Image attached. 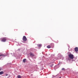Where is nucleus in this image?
<instances>
[{"mask_svg":"<svg viewBox=\"0 0 78 78\" xmlns=\"http://www.w3.org/2000/svg\"><path fill=\"white\" fill-rule=\"evenodd\" d=\"M68 56L70 59H73V58H74V55L72 54H70L69 55H68Z\"/></svg>","mask_w":78,"mask_h":78,"instance_id":"f257e3e1","label":"nucleus"},{"mask_svg":"<svg viewBox=\"0 0 78 78\" xmlns=\"http://www.w3.org/2000/svg\"><path fill=\"white\" fill-rule=\"evenodd\" d=\"M6 40H7V38H6V37H5L2 38L1 41H2V42H5L6 41Z\"/></svg>","mask_w":78,"mask_h":78,"instance_id":"f03ea898","label":"nucleus"},{"mask_svg":"<svg viewBox=\"0 0 78 78\" xmlns=\"http://www.w3.org/2000/svg\"><path fill=\"white\" fill-rule=\"evenodd\" d=\"M23 41H27V38L25 36H23Z\"/></svg>","mask_w":78,"mask_h":78,"instance_id":"7ed1b4c3","label":"nucleus"},{"mask_svg":"<svg viewBox=\"0 0 78 78\" xmlns=\"http://www.w3.org/2000/svg\"><path fill=\"white\" fill-rule=\"evenodd\" d=\"M30 57H33L34 56V55L33 53H32V52H30Z\"/></svg>","mask_w":78,"mask_h":78,"instance_id":"20e7f679","label":"nucleus"},{"mask_svg":"<svg viewBox=\"0 0 78 78\" xmlns=\"http://www.w3.org/2000/svg\"><path fill=\"white\" fill-rule=\"evenodd\" d=\"M75 51H76V52H77V51H78V47H76L75 48Z\"/></svg>","mask_w":78,"mask_h":78,"instance_id":"39448f33","label":"nucleus"},{"mask_svg":"<svg viewBox=\"0 0 78 78\" xmlns=\"http://www.w3.org/2000/svg\"><path fill=\"white\" fill-rule=\"evenodd\" d=\"M3 73H4V72L3 71L0 72V75H3Z\"/></svg>","mask_w":78,"mask_h":78,"instance_id":"423d86ee","label":"nucleus"},{"mask_svg":"<svg viewBox=\"0 0 78 78\" xmlns=\"http://www.w3.org/2000/svg\"><path fill=\"white\" fill-rule=\"evenodd\" d=\"M37 46H38V47H41L42 46V44H38L37 45Z\"/></svg>","mask_w":78,"mask_h":78,"instance_id":"0eeeda50","label":"nucleus"},{"mask_svg":"<svg viewBox=\"0 0 78 78\" xmlns=\"http://www.w3.org/2000/svg\"><path fill=\"white\" fill-rule=\"evenodd\" d=\"M5 56V55H4L2 54H0V56Z\"/></svg>","mask_w":78,"mask_h":78,"instance_id":"6e6552de","label":"nucleus"},{"mask_svg":"<svg viewBox=\"0 0 78 78\" xmlns=\"http://www.w3.org/2000/svg\"><path fill=\"white\" fill-rule=\"evenodd\" d=\"M17 77L18 78H22V77L20 75H18Z\"/></svg>","mask_w":78,"mask_h":78,"instance_id":"1a4fd4ad","label":"nucleus"},{"mask_svg":"<svg viewBox=\"0 0 78 78\" xmlns=\"http://www.w3.org/2000/svg\"><path fill=\"white\" fill-rule=\"evenodd\" d=\"M47 48H51V47L50 46V45H48L47 46Z\"/></svg>","mask_w":78,"mask_h":78,"instance_id":"9d476101","label":"nucleus"},{"mask_svg":"<svg viewBox=\"0 0 78 78\" xmlns=\"http://www.w3.org/2000/svg\"><path fill=\"white\" fill-rule=\"evenodd\" d=\"M26 61V59H23V62H25Z\"/></svg>","mask_w":78,"mask_h":78,"instance_id":"9b49d317","label":"nucleus"},{"mask_svg":"<svg viewBox=\"0 0 78 78\" xmlns=\"http://www.w3.org/2000/svg\"><path fill=\"white\" fill-rule=\"evenodd\" d=\"M65 69L64 68H62V70H65Z\"/></svg>","mask_w":78,"mask_h":78,"instance_id":"f8f14e48","label":"nucleus"},{"mask_svg":"<svg viewBox=\"0 0 78 78\" xmlns=\"http://www.w3.org/2000/svg\"><path fill=\"white\" fill-rule=\"evenodd\" d=\"M8 74H5V76H8Z\"/></svg>","mask_w":78,"mask_h":78,"instance_id":"ddd939ff","label":"nucleus"},{"mask_svg":"<svg viewBox=\"0 0 78 78\" xmlns=\"http://www.w3.org/2000/svg\"><path fill=\"white\" fill-rule=\"evenodd\" d=\"M1 70H2V68H0V71H1Z\"/></svg>","mask_w":78,"mask_h":78,"instance_id":"4468645a","label":"nucleus"},{"mask_svg":"<svg viewBox=\"0 0 78 78\" xmlns=\"http://www.w3.org/2000/svg\"><path fill=\"white\" fill-rule=\"evenodd\" d=\"M59 78H61V77H60Z\"/></svg>","mask_w":78,"mask_h":78,"instance_id":"2eb2a0df","label":"nucleus"}]
</instances>
